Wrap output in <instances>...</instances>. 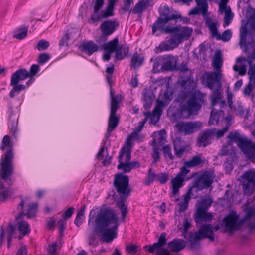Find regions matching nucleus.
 Instances as JSON below:
<instances>
[{"label":"nucleus","mask_w":255,"mask_h":255,"mask_svg":"<svg viewBox=\"0 0 255 255\" xmlns=\"http://www.w3.org/2000/svg\"><path fill=\"white\" fill-rule=\"evenodd\" d=\"M158 11L159 16L152 26L153 34L159 31L161 33L171 34L172 36L168 42L171 45L175 44V46H178L183 41L189 39L193 32V29L187 26L181 27L180 25H177V20L182 18L181 15L170 9L167 5L160 6Z\"/></svg>","instance_id":"obj_1"},{"label":"nucleus","mask_w":255,"mask_h":255,"mask_svg":"<svg viewBox=\"0 0 255 255\" xmlns=\"http://www.w3.org/2000/svg\"><path fill=\"white\" fill-rule=\"evenodd\" d=\"M181 90L178 93L175 101L179 107L173 114L175 119H182L197 112L204 102L203 93L196 90V83L189 76L181 82Z\"/></svg>","instance_id":"obj_2"},{"label":"nucleus","mask_w":255,"mask_h":255,"mask_svg":"<svg viewBox=\"0 0 255 255\" xmlns=\"http://www.w3.org/2000/svg\"><path fill=\"white\" fill-rule=\"evenodd\" d=\"M0 150L5 152L0 158V202L5 201L8 197L9 191L4 182L9 186L13 184L12 176L14 172V158L13 143L9 135L4 136L1 141Z\"/></svg>","instance_id":"obj_3"},{"label":"nucleus","mask_w":255,"mask_h":255,"mask_svg":"<svg viewBox=\"0 0 255 255\" xmlns=\"http://www.w3.org/2000/svg\"><path fill=\"white\" fill-rule=\"evenodd\" d=\"M113 186L115 189L110 190L107 197H111V199L115 202L117 207L120 209L122 220L125 221L128 211L125 202L130 196L132 191L128 176L122 173L115 174Z\"/></svg>","instance_id":"obj_4"},{"label":"nucleus","mask_w":255,"mask_h":255,"mask_svg":"<svg viewBox=\"0 0 255 255\" xmlns=\"http://www.w3.org/2000/svg\"><path fill=\"white\" fill-rule=\"evenodd\" d=\"M117 219L114 211L110 209L101 210L95 219L94 232L101 236V239L104 242L111 243L117 236V233H114L109 226L113 223Z\"/></svg>","instance_id":"obj_5"},{"label":"nucleus","mask_w":255,"mask_h":255,"mask_svg":"<svg viewBox=\"0 0 255 255\" xmlns=\"http://www.w3.org/2000/svg\"><path fill=\"white\" fill-rule=\"evenodd\" d=\"M204 162L199 155L194 156L190 160L184 162V165L180 168L179 172L174 178L171 180L172 192L173 196L178 195L180 188H182L185 184V181L192 178L194 174L191 176H188L190 172L189 168H193L199 165Z\"/></svg>","instance_id":"obj_6"},{"label":"nucleus","mask_w":255,"mask_h":255,"mask_svg":"<svg viewBox=\"0 0 255 255\" xmlns=\"http://www.w3.org/2000/svg\"><path fill=\"white\" fill-rule=\"evenodd\" d=\"M110 111L108 122L107 132L105 135L102 143L106 144L108 138L111 136L112 132L118 127L120 117L116 115V112L120 107L121 99H118V96L115 95L114 89H111L110 91Z\"/></svg>","instance_id":"obj_7"},{"label":"nucleus","mask_w":255,"mask_h":255,"mask_svg":"<svg viewBox=\"0 0 255 255\" xmlns=\"http://www.w3.org/2000/svg\"><path fill=\"white\" fill-rule=\"evenodd\" d=\"M228 138L231 142H237L242 151L249 159L255 158V142L240 136L237 131H230Z\"/></svg>","instance_id":"obj_8"},{"label":"nucleus","mask_w":255,"mask_h":255,"mask_svg":"<svg viewBox=\"0 0 255 255\" xmlns=\"http://www.w3.org/2000/svg\"><path fill=\"white\" fill-rule=\"evenodd\" d=\"M102 43L101 48L104 51L115 52V59L117 60H122L128 55L129 47L124 44L119 45L118 36L107 43Z\"/></svg>","instance_id":"obj_9"},{"label":"nucleus","mask_w":255,"mask_h":255,"mask_svg":"<svg viewBox=\"0 0 255 255\" xmlns=\"http://www.w3.org/2000/svg\"><path fill=\"white\" fill-rule=\"evenodd\" d=\"M213 203L212 198L208 196L203 197L196 204V211L195 214V221L198 223L212 219L213 215L207 211Z\"/></svg>","instance_id":"obj_10"},{"label":"nucleus","mask_w":255,"mask_h":255,"mask_svg":"<svg viewBox=\"0 0 255 255\" xmlns=\"http://www.w3.org/2000/svg\"><path fill=\"white\" fill-rule=\"evenodd\" d=\"M119 27V22L116 19L104 21L99 27L101 34L96 40L97 42L100 44L106 42L108 40V36L114 33Z\"/></svg>","instance_id":"obj_11"},{"label":"nucleus","mask_w":255,"mask_h":255,"mask_svg":"<svg viewBox=\"0 0 255 255\" xmlns=\"http://www.w3.org/2000/svg\"><path fill=\"white\" fill-rule=\"evenodd\" d=\"M8 116V128L12 135L16 138L18 131V119L19 114L18 110V106L16 107V110L14 109L13 104L11 101H9L7 104Z\"/></svg>","instance_id":"obj_12"},{"label":"nucleus","mask_w":255,"mask_h":255,"mask_svg":"<svg viewBox=\"0 0 255 255\" xmlns=\"http://www.w3.org/2000/svg\"><path fill=\"white\" fill-rule=\"evenodd\" d=\"M166 236L165 232L162 233L158 238V242L152 245H145L144 249L146 251L150 253L155 252V255H171L170 251L168 249L164 248V246L167 243Z\"/></svg>","instance_id":"obj_13"},{"label":"nucleus","mask_w":255,"mask_h":255,"mask_svg":"<svg viewBox=\"0 0 255 255\" xmlns=\"http://www.w3.org/2000/svg\"><path fill=\"white\" fill-rule=\"evenodd\" d=\"M213 179V174L209 171H206L195 178L192 188H195L196 192L212 188Z\"/></svg>","instance_id":"obj_14"},{"label":"nucleus","mask_w":255,"mask_h":255,"mask_svg":"<svg viewBox=\"0 0 255 255\" xmlns=\"http://www.w3.org/2000/svg\"><path fill=\"white\" fill-rule=\"evenodd\" d=\"M244 222V220H239V216L233 211L223 219L221 226H224L226 231L232 232L241 228Z\"/></svg>","instance_id":"obj_15"},{"label":"nucleus","mask_w":255,"mask_h":255,"mask_svg":"<svg viewBox=\"0 0 255 255\" xmlns=\"http://www.w3.org/2000/svg\"><path fill=\"white\" fill-rule=\"evenodd\" d=\"M205 23L208 27L212 37H215L217 40H221L223 42H227L231 38L232 35L230 29L225 30L222 35L218 32V28L219 25L217 21L213 22L210 17H207Z\"/></svg>","instance_id":"obj_16"},{"label":"nucleus","mask_w":255,"mask_h":255,"mask_svg":"<svg viewBox=\"0 0 255 255\" xmlns=\"http://www.w3.org/2000/svg\"><path fill=\"white\" fill-rule=\"evenodd\" d=\"M244 182L243 189L244 193L247 195H251L254 191L255 185V171L250 170L246 171L243 175Z\"/></svg>","instance_id":"obj_17"},{"label":"nucleus","mask_w":255,"mask_h":255,"mask_svg":"<svg viewBox=\"0 0 255 255\" xmlns=\"http://www.w3.org/2000/svg\"><path fill=\"white\" fill-rule=\"evenodd\" d=\"M201 126L197 121L182 122L176 124L179 132L183 133L184 135H190L198 131Z\"/></svg>","instance_id":"obj_18"},{"label":"nucleus","mask_w":255,"mask_h":255,"mask_svg":"<svg viewBox=\"0 0 255 255\" xmlns=\"http://www.w3.org/2000/svg\"><path fill=\"white\" fill-rule=\"evenodd\" d=\"M205 74H206V77H205L204 75H202L201 76V78L203 82L206 79L207 87L210 89H212L213 88L214 83H216L217 84V88L216 89H218L219 90V89L222 86L221 81V72L220 71L216 72H206Z\"/></svg>","instance_id":"obj_19"},{"label":"nucleus","mask_w":255,"mask_h":255,"mask_svg":"<svg viewBox=\"0 0 255 255\" xmlns=\"http://www.w3.org/2000/svg\"><path fill=\"white\" fill-rule=\"evenodd\" d=\"M163 64L161 67V71H173L177 70V58L171 55H165L162 56Z\"/></svg>","instance_id":"obj_20"},{"label":"nucleus","mask_w":255,"mask_h":255,"mask_svg":"<svg viewBox=\"0 0 255 255\" xmlns=\"http://www.w3.org/2000/svg\"><path fill=\"white\" fill-rule=\"evenodd\" d=\"M115 5L108 4L105 7V9L101 12V13L98 15L92 14L89 20V22L92 21L95 23L102 18H107L114 15Z\"/></svg>","instance_id":"obj_21"},{"label":"nucleus","mask_w":255,"mask_h":255,"mask_svg":"<svg viewBox=\"0 0 255 255\" xmlns=\"http://www.w3.org/2000/svg\"><path fill=\"white\" fill-rule=\"evenodd\" d=\"M215 135V129H211L203 132L202 134L200 135L197 140V145L198 146H203L204 147L207 146L211 143L209 138Z\"/></svg>","instance_id":"obj_22"},{"label":"nucleus","mask_w":255,"mask_h":255,"mask_svg":"<svg viewBox=\"0 0 255 255\" xmlns=\"http://www.w3.org/2000/svg\"><path fill=\"white\" fill-rule=\"evenodd\" d=\"M138 136V134L135 131L131 132L126 139V142L123 145L125 147L126 154V159L125 162H129L131 160L132 152V139Z\"/></svg>","instance_id":"obj_23"},{"label":"nucleus","mask_w":255,"mask_h":255,"mask_svg":"<svg viewBox=\"0 0 255 255\" xmlns=\"http://www.w3.org/2000/svg\"><path fill=\"white\" fill-rule=\"evenodd\" d=\"M28 209L26 212L24 210L20 211L19 213L15 217V219H20L26 216L28 219H32L36 217L38 211V204L36 202L30 203L28 205Z\"/></svg>","instance_id":"obj_24"},{"label":"nucleus","mask_w":255,"mask_h":255,"mask_svg":"<svg viewBox=\"0 0 255 255\" xmlns=\"http://www.w3.org/2000/svg\"><path fill=\"white\" fill-rule=\"evenodd\" d=\"M79 49L81 52H85L90 56L98 50L99 47L92 40H89L87 42H83L79 46Z\"/></svg>","instance_id":"obj_25"},{"label":"nucleus","mask_w":255,"mask_h":255,"mask_svg":"<svg viewBox=\"0 0 255 255\" xmlns=\"http://www.w3.org/2000/svg\"><path fill=\"white\" fill-rule=\"evenodd\" d=\"M204 237L199 229L194 233L190 232L188 233V239L189 241L191 248H199L200 247L199 241L202 239H204Z\"/></svg>","instance_id":"obj_26"},{"label":"nucleus","mask_w":255,"mask_h":255,"mask_svg":"<svg viewBox=\"0 0 255 255\" xmlns=\"http://www.w3.org/2000/svg\"><path fill=\"white\" fill-rule=\"evenodd\" d=\"M186 241L181 239L174 238L168 243V247L171 251L179 252L185 248Z\"/></svg>","instance_id":"obj_27"},{"label":"nucleus","mask_w":255,"mask_h":255,"mask_svg":"<svg viewBox=\"0 0 255 255\" xmlns=\"http://www.w3.org/2000/svg\"><path fill=\"white\" fill-rule=\"evenodd\" d=\"M27 70L25 68H19L13 73L10 81L19 82L28 78Z\"/></svg>","instance_id":"obj_28"},{"label":"nucleus","mask_w":255,"mask_h":255,"mask_svg":"<svg viewBox=\"0 0 255 255\" xmlns=\"http://www.w3.org/2000/svg\"><path fill=\"white\" fill-rule=\"evenodd\" d=\"M205 238H208L210 241H214L215 235L213 233V227L210 224L202 225L199 228Z\"/></svg>","instance_id":"obj_29"},{"label":"nucleus","mask_w":255,"mask_h":255,"mask_svg":"<svg viewBox=\"0 0 255 255\" xmlns=\"http://www.w3.org/2000/svg\"><path fill=\"white\" fill-rule=\"evenodd\" d=\"M17 221L18 229L19 232H22L23 235H27L31 232V228L29 223L24 220V217L19 219H15Z\"/></svg>","instance_id":"obj_30"},{"label":"nucleus","mask_w":255,"mask_h":255,"mask_svg":"<svg viewBox=\"0 0 255 255\" xmlns=\"http://www.w3.org/2000/svg\"><path fill=\"white\" fill-rule=\"evenodd\" d=\"M19 83V82L10 81V86H13L9 93L10 98H13L16 95H18L22 90H25L26 89L25 85Z\"/></svg>","instance_id":"obj_31"},{"label":"nucleus","mask_w":255,"mask_h":255,"mask_svg":"<svg viewBox=\"0 0 255 255\" xmlns=\"http://www.w3.org/2000/svg\"><path fill=\"white\" fill-rule=\"evenodd\" d=\"M144 57H140L139 54L135 52L133 53L130 60V66L133 69L140 67L144 63Z\"/></svg>","instance_id":"obj_32"},{"label":"nucleus","mask_w":255,"mask_h":255,"mask_svg":"<svg viewBox=\"0 0 255 255\" xmlns=\"http://www.w3.org/2000/svg\"><path fill=\"white\" fill-rule=\"evenodd\" d=\"M150 0H139L134 6L133 9L130 10V13L132 12L134 14L142 12L143 10L147 8L148 2Z\"/></svg>","instance_id":"obj_33"},{"label":"nucleus","mask_w":255,"mask_h":255,"mask_svg":"<svg viewBox=\"0 0 255 255\" xmlns=\"http://www.w3.org/2000/svg\"><path fill=\"white\" fill-rule=\"evenodd\" d=\"M114 65L113 63H111V66L108 67L106 69V79L108 84L110 87V92L111 91V89H114L112 87V84L113 83L112 77L113 74L114 72Z\"/></svg>","instance_id":"obj_34"},{"label":"nucleus","mask_w":255,"mask_h":255,"mask_svg":"<svg viewBox=\"0 0 255 255\" xmlns=\"http://www.w3.org/2000/svg\"><path fill=\"white\" fill-rule=\"evenodd\" d=\"M86 208V205L84 204L80 210L79 212L77 213L76 218L74 220V224L77 226L80 227L83 221L84 218V214Z\"/></svg>","instance_id":"obj_35"},{"label":"nucleus","mask_w":255,"mask_h":255,"mask_svg":"<svg viewBox=\"0 0 255 255\" xmlns=\"http://www.w3.org/2000/svg\"><path fill=\"white\" fill-rule=\"evenodd\" d=\"M28 29L27 26L18 28L17 30L14 32L13 36V38L19 40L23 39L27 35Z\"/></svg>","instance_id":"obj_36"},{"label":"nucleus","mask_w":255,"mask_h":255,"mask_svg":"<svg viewBox=\"0 0 255 255\" xmlns=\"http://www.w3.org/2000/svg\"><path fill=\"white\" fill-rule=\"evenodd\" d=\"M154 134L155 137L152 140V144L156 146L158 142L162 141L165 138L166 132L165 129H161L159 131L155 132Z\"/></svg>","instance_id":"obj_37"},{"label":"nucleus","mask_w":255,"mask_h":255,"mask_svg":"<svg viewBox=\"0 0 255 255\" xmlns=\"http://www.w3.org/2000/svg\"><path fill=\"white\" fill-rule=\"evenodd\" d=\"M224 12H225V15L224 17V23L223 24V27H226L230 24L231 21L233 18L234 14L232 12L230 6H228V9Z\"/></svg>","instance_id":"obj_38"},{"label":"nucleus","mask_w":255,"mask_h":255,"mask_svg":"<svg viewBox=\"0 0 255 255\" xmlns=\"http://www.w3.org/2000/svg\"><path fill=\"white\" fill-rule=\"evenodd\" d=\"M222 55L221 52L220 50H218L216 51L214 60V67L217 69H220L222 66Z\"/></svg>","instance_id":"obj_39"},{"label":"nucleus","mask_w":255,"mask_h":255,"mask_svg":"<svg viewBox=\"0 0 255 255\" xmlns=\"http://www.w3.org/2000/svg\"><path fill=\"white\" fill-rule=\"evenodd\" d=\"M222 97L221 92L218 89H216L211 97V105L215 106L221 99Z\"/></svg>","instance_id":"obj_40"},{"label":"nucleus","mask_w":255,"mask_h":255,"mask_svg":"<svg viewBox=\"0 0 255 255\" xmlns=\"http://www.w3.org/2000/svg\"><path fill=\"white\" fill-rule=\"evenodd\" d=\"M201 13L202 15L206 17V20L207 19L208 16L207 11L204 12L203 8L201 7H195L192 9L189 12L188 14L189 15H196L198 14Z\"/></svg>","instance_id":"obj_41"},{"label":"nucleus","mask_w":255,"mask_h":255,"mask_svg":"<svg viewBox=\"0 0 255 255\" xmlns=\"http://www.w3.org/2000/svg\"><path fill=\"white\" fill-rule=\"evenodd\" d=\"M144 105L143 107L146 110H148L152 106L153 99L152 96L145 93L143 95Z\"/></svg>","instance_id":"obj_42"},{"label":"nucleus","mask_w":255,"mask_h":255,"mask_svg":"<svg viewBox=\"0 0 255 255\" xmlns=\"http://www.w3.org/2000/svg\"><path fill=\"white\" fill-rule=\"evenodd\" d=\"M153 176V171L152 168H149L147 171L146 177L143 182L144 185L149 186L153 183L155 181Z\"/></svg>","instance_id":"obj_43"},{"label":"nucleus","mask_w":255,"mask_h":255,"mask_svg":"<svg viewBox=\"0 0 255 255\" xmlns=\"http://www.w3.org/2000/svg\"><path fill=\"white\" fill-rule=\"evenodd\" d=\"M40 70V67L39 65L33 64L31 66L29 71H27L28 76L34 77L39 73Z\"/></svg>","instance_id":"obj_44"},{"label":"nucleus","mask_w":255,"mask_h":255,"mask_svg":"<svg viewBox=\"0 0 255 255\" xmlns=\"http://www.w3.org/2000/svg\"><path fill=\"white\" fill-rule=\"evenodd\" d=\"M157 105L154 108L155 114L156 115L160 116L162 113V109L165 106V102L164 100L157 99L156 100Z\"/></svg>","instance_id":"obj_45"},{"label":"nucleus","mask_w":255,"mask_h":255,"mask_svg":"<svg viewBox=\"0 0 255 255\" xmlns=\"http://www.w3.org/2000/svg\"><path fill=\"white\" fill-rule=\"evenodd\" d=\"M49 45L50 43L48 41L44 39H41L39 41L35 46V48L39 51L44 50L46 49Z\"/></svg>","instance_id":"obj_46"},{"label":"nucleus","mask_w":255,"mask_h":255,"mask_svg":"<svg viewBox=\"0 0 255 255\" xmlns=\"http://www.w3.org/2000/svg\"><path fill=\"white\" fill-rule=\"evenodd\" d=\"M51 57L50 55L47 53H40L38 57V62L41 65H43L44 63L47 62L50 59Z\"/></svg>","instance_id":"obj_47"},{"label":"nucleus","mask_w":255,"mask_h":255,"mask_svg":"<svg viewBox=\"0 0 255 255\" xmlns=\"http://www.w3.org/2000/svg\"><path fill=\"white\" fill-rule=\"evenodd\" d=\"M117 168L119 170L122 169L123 172H119L117 174L122 173L125 175V173L129 172L132 169V167L129 165V162H124L121 165V167H118Z\"/></svg>","instance_id":"obj_48"},{"label":"nucleus","mask_w":255,"mask_h":255,"mask_svg":"<svg viewBox=\"0 0 255 255\" xmlns=\"http://www.w3.org/2000/svg\"><path fill=\"white\" fill-rule=\"evenodd\" d=\"M164 157H168V158L172 160L174 159V156L172 154L171 149L169 145H165L162 147Z\"/></svg>","instance_id":"obj_49"},{"label":"nucleus","mask_w":255,"mask_h":255,"mask_svg":"<svg viewBox=\"0 0 255 255\" xmlns=\"http://www.w3.org/2000/svg\"><path fill=\"white\" fill-rule=\"evenodd\" d=\"M144 115H146V116H148V117H150V123L152 124L153 125H156L157 124V123L158 122V121L159 120L160 116L157 115V118L155 119V115L156 114H155V111L154 112L153 114H152L150 111H148L147 112H144Z\"/></svg>","instance_id":"obj_50"},{"label":"nucleus","mask_w":255,"mask_h":255,"mask_svg":"<svg viewBox=\"0 0 255 255\" xmlns=\"http://www.w3.org/2000/svg\"><path fill=\"white\" fill-rule=\"evenodd\" d=\"M104 3V0H96V2L94 6V12L95 14L98 15L100 9L102 8Z\"/></svg>","instance_id":"obj_51"},{"label":"nucleus","mask_w":255,"mask_h":255,"mask_svg":"<svg viewBox=\"0 0 255 255\" xmlns=\"http://www.w3.org/2000/svg\"><path fill=\"white\" fill-rule=\"evenodd\" d=\"M249 68L248 72V74L250 76V81H251V79L253 78L254 80V83H255V64L253 65L251 64V61H250L249 62Z\"/></svg>","instance_id":"obj_52"},{"label":"nucleus","mask_w":255,"mask_h":255,"mask_svg":"<svg viewBox=\"0 0 255 255\" xmlns=\"http://www.w3.org/2000/svg\"><path fill=\"white\" fill-rule=\"evenodd\" d=\"M7 232V238H13L16 230L15 226L11 223H9L6 228Z\"/></svg>","instance_id":"obj_53"},{"label":"nucleus","mask_w":255,"mask_h":255,"mask_svg":"<svg viewBox=\"0 0 255 255\" xmlns=\"http://www.w3.org/2000/svg\"><path fill=\"white\" fill-rule=\"evenodd\" d=\"M176 47L177 46H175V44L171 45L170 43L169 44L165 42L161 43L159 46V48L161 52L172 50L173 48Z\"/></svg>","instance_id":"obj_54"},{"label":"nucleus","mask_w":255,"mask_h":255,"mask_svg":"<svg viewBox=\"0 0 255 255\" xmlns=\"http://www.w3.org/2000/svg\"><path fill=\"white\" fill-rule=\"evenodd\" d=\"M58 223L59 224L58 231L59 232L60 237L62 238L64 236V231L66 226V221L64 220H60Z\"/></svg>","instance_id":"obj_55"},{"label":"nucleus","mask_w":255,"mask_h":255,"mask_svg":"<svg viewBox=\"0 0 255 255\" xmlns=\"http://www.w3.org/2000/svg\"><path fill=\"white\" fill-rule=\"evenodd\" d=\"M75 211V208L73 207L68 208L62 214L64 220H66L69 219L73 214Z\"/></svg>","instance_id":"obj_56"},{"label":"nucleus","mask_w":255,"mask_h":255,"mask_svg":"<svg viewBox=\"0 0 255 255\" xmlns=\"http://www.w3.org/2000/svg\"><path fill=\"white\" fill-rule=\"evenodd\" d=\"M70 39V36L68 33H66L63 36H62L59 42V46L60 48L61 47L66 45L68 46V44L67 43L68 41Z\"/></svg>","instance_id":"obj_57"},{"label":"nucleus","mask_w":255,"mask_h":255,"mask_svg":"<svg viewBox=\"0 0 255 255\" xmlns=\"http://www.w3.org/2000/svg\"><path fill=\"white\" fill-rule=\"evenodd\" d=\"M126 251L128 254L134 255L137 252V246L134 244L128 245L126 248Z\"/></svg>","instance_id":"obj_58"},{"label":"nucleus","mask_w":255,"mask_h":255,"mask_svg":"<svg viewBox=\"0 0 255 255\" xmlns=\"http://www.w3.org/2000/svg\"><path fill=\"white\" fill-rule=\"evenodd\" d=\"M160 176L158 178L157 181H158L160 184H165L169 178V175L166 172H161L159 173Z\"/></svg>","instance_id":"obj_59"},{"label":"nucleus","mask_w":255,"mask_h":255,"mask_svg":"<svg viewBox=\"0 0 255 255\" xmlns=\"http://www.w3.org/2000/svg\"><path fill=\"white\" fill-rule=\"evenodd\" d=\"M183 232L182 234L185 238H187V233L191 227V223L187 219L185 220L183 223Z\"/></svg>","instance_id":"obj_60"},{"label":"nucleus","mask_w":255,"mask_h":255,"mask_svg":"<svg viewBox=\"0 0 255 255\" xmlns=\"http://www.w3.org/2000/svg\"><path fill=\"white\" fill-rule=\"evenodd\" d=\"M125 153V147H123V146L120 151L119 154L118 156L119 164L117 166V168L121 167V165L124 163L123 162V157H124Z\"/></svg>","instance_id":"obj_61"},{"label":"nucleus","mask_w":255,"mask_h":255,"mask_svg":"<svg viewBox=\"0 0 255 255\" xmlns=\"http://www.w3.org/2000/svg\"><path fill=\"white\" fill-rule=\"evenodd\" d=\"M132 2L133 0H124V6L122 8L124 12H126L128 11H130V5Z\"/></svg>","instance_id":"obj_62"},{"label":"nucleus","mask_w":255,"mask_h":255,"mask_svg":"<svg viewBox=\"0 0 255 255\" xmlns=\"http://www.w3.org/2000/svg\"><path fill=\"white\" fill-rule=\"evenodd\" d=\"M229 0H221L220 3V8L219 10L221 12H223V11H225L227 9H228V6H227V3L229 2Z\"/></svg>","instance_id":"obj_63"},{"label":"nucleus","mask_w":255,"mask_h":255,"mask_svg":"<svg viewBox=\"0 0 255 255\" xmlns=\"http://www.w3.org/2000/svg\"><path fill=\"white\" fill-rule=\"evenodd\" d=\"M15 255H27V249L25 245L21 246Z\"/></svg>","instance_id":"obj_64"}]
</instances>
